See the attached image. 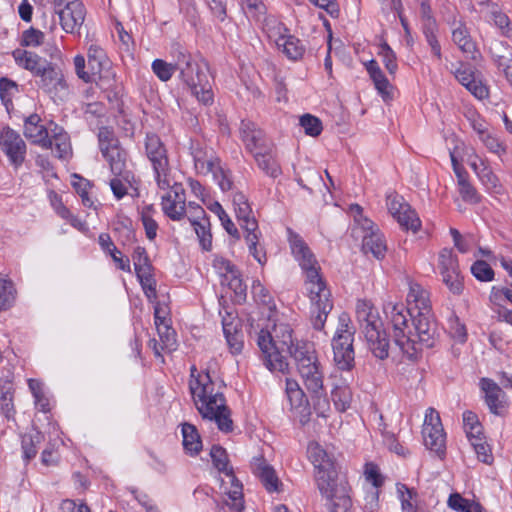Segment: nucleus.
<instances>
[{
    "mask_svg": "<svg viewBox=\"0 0 512 512\" xmlns=\"http://www.w3.org/2000/svg\"><path fill=\"white\" fill-rule=\"evenodd\" d=\"M54 10L65 32L79 31L85 19V9L79 0H54Z\"/></svg>",
    "mask_w": 512,
    "mask_h": 512,
    "instance_id": "9b49d317",
    "label": "nucleus"
},
{
    "mask_svg": "<svg viewBox=\"0 0 512 512\" xmlns=\"http://www.w3.org/2000/svg\"><path fill=\"white\" fill-rule=\"evenodd\" d=\"M190 371L189 389L202 418L215 421L223 432L232 431L233 421L221 387H216L209 372L198 373L195 366Z\"/></svg>",
    "mask_w": 512,
    "mask_h": 512,
    "instance_id": "20e7f679",
    "label": "nucleus"
},
{
    "mask_svg": "<svg viewBox=\"0 0 512 512\" xmlns=\"http://www.w3.org/2000/svg\"><path fill=\"white\" fill-rule=\"evenodd\" d=\"M233 205L241 228L245 232L257 230L258 223L253 215L246 196L240 192L235 193L233 196Z\"/></svg>",
    "mask_w": 512,
    "mask_h": 512,
    "instance_id": "a878e982",
    "label": "nucleus"
},
{
    "mask_svg": "<svg viewBox=\"0 0 512 512\" xmlns=\"http://www.w3.org/2000/svg\"><path fill=\"white\" fill-rule=\"evenodd\" d=\"M210 209L218 216L226 232L230 236L239 239L240 234L238 229L236 228L235 224L232 222L228 214L225 212V210L222 208V206L218 202H215L213 205H211Z\"/></svg>",
    "mask_w": 512,
    "mask_h": 512,
    "instance_id": "8fccbe9b",
    "label": "nucleus"
},
{
    "mask_svg": "<svg viewBox=\"0 0 512 512\" xmlns=\"http://www.w3.org/2000/svg\"><path fill=\"white\" fill-rule=\"evenodd\" d=\"M152 206H147L141 214V220L148 239L153 240L157 235L158 224L151 217Z\"/></svg>",
    "mask_w": 512,
    "mask_h": 512,
    "instance_id": "0e129e2a",
    "label": "nucleus"
},
{
    "mask_svg": "<svg viewBox=\"0 0 512 512\" xmlns=\"http://www.w3.org/2000/svg\"><path fill=\"white\" fill-rule=\"evenodd\" d=\"M252 469L269 492L279 491L280 481L273 467L265 459L255 458L252 462Z\"/></svg>",
    "mask_w": 512,
    "mask_h": 512,
    "instance_id": "cd10ccee",
    "label": "nucleus"
},
{
    "mask_svg": "<svg viewBox=\"0 0 512 512\" xmlns=\"http://www.w3.org/2000/svg\"><path fill=\"white\" fill-rule=\"evenodd\" d=\"M210 456L215 468L225 475L221 479L222 498L218 504L219 512H242L244 509L242 484L235 477L233 468L229 465L225 449L214 445L211 448Z\"/></svg>",
    "mask_w": 512,
    "mask_h": 512,
    "instance_id": "0eeeda50",
    "label": "nucleus"
},
{
    "mask_svg": "<svg viewBox=\"0 0 512 512\" xmlns=\"http://www.w3.org/2000/svg\"><path fill=\"white\" fill-rule=\"evenodd\" d=\"M469 165L487 189L494 191L498 190L500 187L499 179L484 159L475 155L473 159H470Z\"/></svg>",
    "mask_w": 512,
    "mask_h": 512,
    "instance_id": "7c9ffc66",
    "label": "nucleus"
},
{
    "mask_svg": "<svg viewBox=\"0 0 512 512\" xmlns=\"http://www.w3.org/2000/svg\"><path fill=\"white\" fill-rule=\"evenodd\" d=\"M213 267L222 278V284L226 283L236 293L245 291V286L242 283L239 272L230 261L217 256L213 260Z\"/></svg>",
    "mask_w": 512,
    "mask_h": 512,
    "instance_id": "aec40b11",
    "label": "nucleus"
},
{
    "mask_svg": "<svg viewBox=\"0 0 512 512\" xmlns=\"http://www.w3.org/2000/svg\"><path fill=\"white\" fill-rule=\"evenodd\" d=\"M332 348L334 361L342 370H349L354 364V349L352 334L333 337Z\"/></svg>",
    "mask_w": 512,
    "mask_h": 512,
    "instance_id": "f3484780",
    "label": "nucleus"
},
{
    "mask_svg": "<svg viewBox=\"0 0 512 512\" xmlns=\"http://www.w3.org/2000/svg\"><path fill=\"white\" fill-rule=\"evenodd\" d=\"M442 276L443 283L448 287V289L453 294H460L463 290L462 278L460 276V271L456 270L451 272H445L440 274Z\"/></svg>",
    "mask_w": 512,
    "mask_h": 512,
    "instance_id": "13d9d810",
    "label": "nucleus"
},
{
    "mask_svg": "<svg viewBox=\"0 0 512 512\" xmlns=\"http://www.w3.org/2000/svg\"><path fill=\"white\" fill-rule=\"evenodd\" d=\"M171 190L162 196V210L170 219L181 220L186 214L185 197L180 185H171Z\"/></svg>",
    "mask_w": 512,
    "mask_h": 512,
    "instance_id": "dca6fc26",
    "label": "nucleus"
},
{
    "mask_svg": "<svg viewBox=\"0 0 512 512\" xmlns=\"http://www.w3.org/2000/svg\"><path fill=\"white\" fill-rule=\"evenodd\" d=\"M293 360L302 385L310 394L317 415L326 417L330 403L324 387V368L313 345H304L293 353Z\"/></svg>",
    "mask_w": 512,
    "mask_h": 512,
    "instance_id": "39448f33",
    "label": "nucleus"
},
{
    "mask_svg": "<svg viewBox=\"0 0 512 512\" xmlns=\"http://www.w3.org/2000/svg\"><path fill=\"white\" fill-rule=\"evenodd\" d=\"M41 118L38 114H31L24 123V135L32 143L38 144L45 149L52 148L47 128L40 124Z\"/></svg>",
    "mask_w": 512,
    "mask_h": 512,
    "instance_id": "4be33fe9",
    "label": "nucleus"
},
{
    "mask_svg": "<svg viewBox=\"0 0 512 512\" xmlns=\"http://www.w3.org/2000/svg\"><path fill=\"white\" fill-rule=\"evenodd\" d=\"M42 440L43 435L37 430H32L22 436V450L25 460L28 461L36 456L37 446Z\"/></svg>",
    "mask_w": 512,
    "mask_h": 512,
    "instance_id": "37998d69",
    "label": "nucleus"
},
{
    "mask_svg": "<svg viewBox=\"0 0 512 512\" xmlns=\"http://www.w3.org/2000/svg\"><path fill=\"white\" fill-rule=\"evenodd\" d=\"M260 237L261 232L258 228L254 231H246L244 235L250 254L259 264L264 265L267 257L263 247L259 246Z\"/></svg>",
    "mask_w": 512,
    "mask_h": 512,
    "instance_id": "a19ab883",
    "label": "nucleus"
},
{
    "mask_svg": "<svg viewBox=\"0 0 512 512\" xmlns=\"http://www.w3.org/2000/svg\"><path fill=\"white\" fill-rule=\"evenodd\" d=\"M98 141L99 148L102 153L107 150H112L114 146H119V142L115 137L114 132L107 127H102L99 129Z\"/></svg>",
    "mask_w": 512,
    "mask_h": 512,
    "instance_id": "4d7b16f0",
    "label": "nucleus"
},
{
    "mask_svg": "<svg viewBox=\"0 0 512 512\" xmlns=\"http://www.w3.org/2000/svg\"><path fill=\"white\" fill-rule=\"evenodd\" d=\"M383 310L391 321L394 341L404 353L412 356L422 348L434 346L437 329L431 312H418L411 326V313L403 303L388 301Z\"/></svg>",
    "mask_w": 512,
    "mask_h": 512,
    "instance_id": "f257e3e1",
    "label": "nucleus"
},
{
    "mask_svg": "<svg viewBox=\"0 0 512 512\" xmlns=\"http://www.w3.org/2000/svg\"><path fill=\"white\" fill-rule=\"evenodd\" d=\"M16 290L11 280L0 274V311L9 309L15 301Z\"/></svg>",
    "mask_w": 512,
    "mask_h": 512,
    "instance_id": "c03bdc74",
    "label": "nucleus"
},
{
    "mask_svg": "<svg viewBox=\"0 0 512 512\" xmlns=\"http://www.w3.org/2000/svg\"><path fill=\"white\" fill-rule=\"evenodd\" d=\"M300 125L303 127L305 133L311 137H316L322 132V123L319 118L305 114L300 118Z\"/></svg>",
    "mask_w": 512,
    "mask_h": 512,
    "instance_id": "5fc2aeb1",
    "label": "nucleus"
},
{
    "mask_svg": "<svg viewBox=\"0 0 512 512\" xmlns=\"http://www.w3.org/2000/svg\"><path fill=\"white\" fill-rule=\"evenodd\" d=\"M422 434L424 444L428 449L440 456L444 454L446 437L439 413L434 408H429L426 411Z\"/></svg>",
    "mask_w": 512,
    "mask_h": 512,
    "instance_id": "f8f14e48",
    "label": "nucleus"
},
{
    "mask_svg": "<svg viewBox=\"0 0 512 512\" xmlns=\"http://www.w3.org/2000/svg\"><path fill=\"white\" fill-rule=\"evenodd\" d=\"M240 2L246 14L257 20L266 12V6L262 0H240Z\"/></svg>",
    "mask_w": 512,
    "mask_h": 512,
    "instance_id": "052dcab7",
    "label": "nucleus"
},
{
    "mask_svg": "<svg viewBox=\"0 0 512 512\" xmlns=\"http://www.w3.org/2000/svg\"><path fill=\"white\" fill-rule=\"evenodd\" d=\"M39 81L37 85L46 94H48L55 102L63 101L69 95L68 85L62 71L49 63L46 68L37 76Z\"/></svg>",
    "mask_w": 512,
    "mask_h": 512,
    "instance_id": "ddd939ff",
    "label": "nucleus"
},
{
    "mask_svg": "<svg viewBox=\"0 0 512 512\" xmlns=\"http://www.w3.org/2000/svg\"><path fill=\"white\" fill-rule=\"evenodd\" d=\"M452 41L466 55L467 58L476 59L478 54L476 44L471 38L469 29L459 22L452 29Z\"/></svg>",
    "mask_w": 512,
    "mask_h": 512,
    "instance_id": "c756f323",
    "label": "nucleus"
},
{
    "mask_svg": "<svg viewBox=\"0 0 512 512\" xmlns=\"http://www.w3.org/2000/svg\"><path fill=\"white\" fill-rule=\"evenodd\" d=\"M480 386L485 393V401L491 413L501 415L507 405L505 392L489 378H482Z\"/></svg>",
    "mask_w": 512,
    "mask_h": 512,
    "instance_id": "a211bd4d",
    "label": "nucleus"
},
{
    "mask_svg": "<svg viewBox=\"0 0 512 512\" xmlns=\"http://www.w3.org/2000/svg\"><path fill=\"white\" fill-rule=\"evenodd\" d=\"M471 272L480 281H491L494 277L493 269L482 260H478L472 265Z\"/></svg>",
    "mask_w": 512,
    "mask_h": 512,
    "instance_id": "e2e57ef3",
    "label": "nucleus"
},
{
    "mask_svg": "<svg viewBox=\"0 0 512 512\" xmlns=\"http://www.w3.org/2000/svg\"><path fill=\"white\" fill-rule=\"evenodd\" d=\"M89 69L100 75L101 71L109 64L106 53L102 47L97 44H91L88 47Z\"/></svg>",
    "mask_w": 512,
    "mask_h": 512,
    "instance_id": "ea45409f",
    "label": "nucleus"
},
{
    "mask_svg": "<svg viewBox=\"0 0 512 512\" xmlns=\"http://www.w3.org/2000/svg\"><path fill=\"white\" fill-rule=\"evenodd\" d=\"M439 272H451L459 270L457 257L453 254L452 250L443 249L439 254Z\"/></svg>",
    "mask_w": 512,
    "mask_h": 512,
    "instance_id": "603ef678",
    "label": "nucleus"
},
{
    "mask_svg": "<svg viewBox=\"0 0 512 512\" xmlns=\"http://www.w3.org/2000/svg\"><path fill=\"white\" fill-rule=\"evenodd\" d=\"M448 506L457 512H482L479 503L465 499L458 493L450 495Z\"/></svg>",
    "mask_w": 512,
    "mask_h": 512,
    "instance_id": "a18cd8bd",
    "label": "nucleus"
},
{
    "mask_svg": "<svg viewBox=\"0 0 512 512\" xmlns=\"http://www.w3.org/2000/svg\"><path fill=\"white\" fill-rule=\"evenodd\" d=\"M73 63H74L75 73L78 76V78L83 80L85 83H90V82L95 81L97 74L93 73L92 70H89V71L85 70L86 61H85L84 56L76 55L74 57Z\"/></svg>",
    "mask_w": 512,
    "mask_h": 512,
    "instance_id": "680f3d73",
    "label": "nucleus"
},
{
    "mask_svg": "<svg viewBox=\"0 0 512 512\" xmlns=\"http://www.w3.org/2000/svg\"><path fill=\"white\" fill-rule=\"evenodd\" d=\"M480 13L484 14L486 18L493 21L495 26L500 30L502 35L512 38V25L508 16L502 12L498 4L491 1L480 2Z\"/></svg>",
    "mask_w": 512,
    "mask_h": 512,
    "instance_id": "b1692460",
    "label": "nucleus"
},
{
    "mask_svg": "<svg viewBox=\"0 0 512 512\" xmlns=\"http://www.w3.org/2000/svg\"><path fill=\"white\" fill-rule=\"evenodd\" d=\"M387 208L392 217L405 230L417 232L421 221L414 209L398 194L387 196Z\"/></svg>",
    "mask_w": 512,
    "mask_h": 512,
    "instance_id": "4468645a",
    "label": "nucleus"
},
{
    "mask_svg": "<svg viewBox=\"0 0 512 512\" xmlns=\"http://www.w3.org/2000/svg\"><path fill=\"white\" fill-rule=\"evenodd\" d=\"M489 152L496 154L499 158L506 153L507 146L493 133L487 134L480 140Z\"/></svg>",
    "mask_w": 512,
    "mask_h": 512,
    "instance_id": "6e6d98bb",
    "label": "nucleus"
},
{
    "mask_svg": "<svg viewBox=\"0 0 512 512\" xmlns=\"http://www.w3.org/2000/svg\"><path fill=\"white\" fill-rule=\"evenodd\" d=\"M455 77L477 99L482 100L488 97V88L476 76L472 67L461 65L455 71Z\"/></svg>",
    "mask_w": 512,
    "mask_h": 512,
    "instance_id": "5701e85b",
    "label": "nucleus"
},
{
    "mask_svg": "<svg viewBox=\"0 0 512 512\" xmlns=\"http://www.w3.org/2000/svg\"><path fill=\"white\" fill-rule=\"evenodd\" d=\"M257 345L262 353L265 366L272 372L286 373L289 364L283 353H288L293 358L294 350L307 342L294 343L293 331L289 324L275 323L271 330L261 329L257 333Z\"/></svg>",
    "mask_w": 512,
    "mask_h": 512,
    "instance_id": "423d86ee",
    "label": "nucleus"
},
{
    "mask_svg": "<svg viewBox=\"0 0 512 512\" xmlns=\"http://www.w3.org/2000/svg\"><path fill=\"white\" fill-rule=\"evenodd\" d=\"M210 174L218 182L222 191H228L232 188V179L230 175L222 169L220 164L216 165L215 169H213Z\"/></svg>",
    "mask_w": 512,
    "mask_h": 512,
    "instance_id": "774afa93",
    "label": "nucleus"
},
{
    "mask_svg": "<svg viewBox=\"0 0 512 512\" xmlns=\"http://www.w3.org/2000/svg\"><path fill=\"white\" fill-rule=\"evenodd\" d=\"M152 70L161 81L166 82L170 80L174 72L177 71L176 54L174 55V63H168L162 59H155L152 62Z\"/></svg>",
    "mask_w": 512,
    "mask_h": 512,
    "instance_id": "09e8293b",
    "label": "nucleus"
},
{
    "mask_svg": "<svg viewBox=\"0 0 512 512\" xmlns=\"http://www.w3.org/2000/svg\"><path fill=\"white\" fill-rule=\"evenodd\" d=\"M145 151L150 160L160 189L170 188L169 161L167 151L156 134H147Z\"/></svg>",
    "mask_w": 512,
    "mask_h": 512,
    "instance_id": "9d476101",
    "label": "nucleus"
},
{
    "mask_svg": "<svg viewBox=\"0 0 512 512\" xmlns=\"http://www.w3.org/2000/svg\"><path fill=\"white\" fill-rule=\"evenodd\" d=\"M183 447L191 456L197 455L202 449V441L196 427L189 423L182 425Z\"/></svg>",
    "mask_w": 512,
    "mask_h": 512,
    "instance_id": "c9c22d12",
    "label": "nucleus"
},
{
    "mask_svg": "<svg viewBox=\"0 0 512 512\" xmlns=\"http://www.w3.org/2000/svg\"><path fill=\"white\" fill-rule=\"evenodd\" d=\"M278 49L290 60L300 59L305 52L302 42L292 35H288L283 42H280Z\"/></svg>",
    "mask_w": 512,
    "mask_h": 512,
    "instance_id": "79ce46f5",
    "label": "nucleus"
},
{
    "mask_svg": "<svg viewBox=\"0 0 512 512\" xmlns=\"http://www.w3.org/2000/svg\"><path fill=\"white\" fill-rule=\"evenodd\" d=\"M57 214L62 219L67 220L75 229L81 232H86L88 230L86 222L74 216L64 204H57Z\"/></svg>",
    "mask_w": 512,
    "mask_h": 512,
    "instance_id": "bf43d9fd",
    "label": "nucleus"
},
{
    "mask_svg": "<svg viewBox=\"0 0 512 512\" xmlns=\"http://www.w3.org/2000/svg\"><path fill=\"white\" fill-rule=\"evenodd\" d=\"M378 55L382 58V62L388 72L392 75L395 74L398 68L397 58L391 47L385 42L382 43Z\"/></svg>",
    "mask_w": 512,
    "mask_h": 512,
    "instance_id": "864d4df0",
    "label": "nucleus"
},
{
    "mask_svg": "<svg viewBox=\"0 0 512 512\" xmlns=\"http://www.w3.org/2000/svg\"><path fill=\"white\" fill-rule=\"evenodd\" d=\"M101 248L107 252L117 267L126 272H131L130 261L128 258L123 257L121 252L117 249L115 244L112 242L111 237L107 233H102L98 238Z\"/></svg>",
    "mask_w": 512,
    "mask_h": 512,
    "instance_id": "f704fd0d",
    "label": "nucleus"
},
{
    "mask_svg": "<svg viewBox=\"0 0 512 512\" xmlns=\"http://www.w3.org/2000/svg\"><path fill=\"white\" fill-rule=\"evenodd\" d=\"M408 293L407 303L413 306L418 312L428 313L431 312V301L429 292L422 287L419 283L412 279H407Z\"/></svg>",
    "mask_w": 512,
    "mask_h": 512,
    "instance_id": "c85d7f7f",
    "label": "nucleus"
},
{
    "mask_svg": "<svg viewBox=\"0 0 512 512\" xmlns=\"http://www.w3.org/2000/svg\"><path fill=\"white\" fill-rule=\"evenodd\" d=\"M52 147L54 146L56 155L61 158H67L71 154V144L68 134L63 130L62 127L54 125L51 129Z\"/></svg>",
    "mask_w": 512,
    "mask_h": 512,
    "instance_id": "e433bc0d",
    "label": "nucleus"
},
{
    "mask_svg": "<svg viewBox=\"0 0 512 512\" xmlns=\"http://www.w3.org/2000/svg\"><path fill=\"white\" fill-rule=\"evenodd\" d=\"M292 254L306 274V289L312 303L311 323L316 330H322L328 314L333 308L330 290L319 275V265L304 240L288 229Z\"/></svg>",
    "mask_w": 512,
    "mask_h": 512,
    "instance_id": "f03ea898",
    "label": "nucleus"
},
{
    "mask_svg": "<svg viewBox=\"0 0 512 512\" xmlns=\"http://www.w3.org/2000/svg\"><path fill=\"white\" fill-rule=\"evenodd\" d=\"M108 161L111 172L115 176L123 177L128 181L129 171L126 170V154L120 146H114L112 150L102 153Z\"/></svg>",
    "mask_w": 512,
    "mask_h": 512,
    "instance_id": "72a5a7b5",
    "label": "nucleus"
},
{
    "mask_svg": "<svg viewBox=\"0 0 512 512\" xmlns=\"http://www.w3.org/2000/svg\"><path fill=\"white\" fill-rule=\"evenodd\" d=\"M449 333L451 337L459 343H464L466 341L467 332L465 325L462 324L458 318L450 319Z\"/></svg>",
    "mask_w": 512,
    "mask_h": 512,
    "instance_id": "338daca9",
    "label": "nucleus"
},
{
    "mask_svg": "<svg viewBox=\"0 0 512 512\" xmlns=\"http://www.w3.org/2000/svg\"><path fill=\"white\" fill-rule=\"evenodd\" d=\"M240 134L246 148L252 154L257 150L265 149L271 145L265 138L263 131L252 121L243 120L241 122Z\"/></svg>",
    "mask_w": 512,
    "mask_h": 512,
    "instance_id": "412c9836",
    "label": "nucleus"
},
{
    "mask_svg": "<svg viewBox=\"0 0 512 512\" xmlns=\"http://www.w3.org/2000/svg\"><path fill=\"white\" fill-rule=\"evenodd\" d=\"M457 180L459 186V193L462 199L471 204L478 203L480 201V196L478 195L476 189L467 180V174L459 175Z\"/></svg>",
    "mask_w": 512,
    "mask_h": 512,
    "instance_id": "3c124183",
    "label": "nucleus"
},
{
    "mask_svg": "<svg viewBox=\"0 0 512 512\" xmlns=\"http://www.w3.org/2000/svg\"><path fill=\"white\" fill-rule=\"evenodd\" d=\"M223 331L227 340V344L232 354H239L243 349V335L238 332L232 325L223 324Z\"/></svg>",
    "mask_w": 512,
    "mask_h": 512,
    "instance_id": "de8ad7c7",
    "label": "nucleus"
},
{
    "mask_svg": "<svg viewBox=\"0 0 512 512\" xmlns=\"http://www.w3.org/2000/svg\"><path fill=\"white\" fill-rule=\"evenodd\" d=\"M158 333L161 340V349L172 351L176 349L175 332L168 325H164Z\"/></svg>",
    "mask_w": 512,
    "mask_h": 512,
    "instance_id": "69168bd1",
    "label": "nucleus"
},
{
    "mask_svg": "<svg viewBox=\"0 0 512 512\" xmlns=\"http://www.w3.org/2000/svg\"><path fill=\"white\" fill-rule=\"evenodd\" d=\"M191 225L194 227L195 233L198 236L201 247L209 251L212 248V235L209 230V220L202 219L200 221L191 222Z\"/></svg>",
    "mask_w": 512,
    "mask_h": 512,
    "instance_id": "49530a36",
    "label": "nucleus"
},
{
    "mask_svg": "<svg viewBox=\"0 0 512 512\" xmlns=\"http://www.w3.org/2000/svg\"><path fill=\"white\" fill-rule=\"evenodd\" d=\"M13 56L19 66L31 71L35 76H38L42 69L49 65L47 60L29 51L16 50L13 52Z\"/></svg>",
    "mask_w": 512,
    "mask_h": 512,
    "instance_id": "2f4dec72",
    "label": "nucleus"
},
{
    "mask_svg": "<svg viewBox=\"0 0 512 512\" xmlns=\"http://www.w3.org/2000/svg\"><path fill=\"white\" fill-rule=\"evenodd\" d=\"M176 68L181 80L188 86L192 94L203 104L212 102V91L208 80V64L195 60L183 49L176 52Z\"/></svg>",
    "mask_w": 512,
    "mask_h": 512,
    "instance_id": "6e6552de",
    "label": "nucleus"
},
{
    "mask_svg": "<svg viewBox=\"0 0 512 512\" xmlns=\"http://www.w3.org/2000/svg\"><path fill=\"white\" fill-rule=\"evenodd\" d=\"M362 250L365 254L371 253L376 259H383L387 251L386 241L378 228L362 229Z\"/></svg>",
    "mask_w": 512,
    "mask_h": 512,
    "instance_id": "393cba45",
    "label": "nucleus"
},
{
    "mask_svg": "<svg viewBox=\"0 0 512 512\" xmlns=\"http://www.w3.org/2000/svg\"><path fill=\"white\" fill-rule=\"evenodd\" d=\"M308 457L315 468V483L327 501L328 512H349L351 508L350 486L337 472L333 458L317 443L310 442Z\"/></svg>",
    "mask_w": 512,
    "mask_h": 512,
    "instance_id": "7ed1b4c3",
    "label": "nucleus"
},
{
    "mask_svg": "<svg viewBox=\"0 0 512 512\" xmlns=\"http://www.w3.org/2000/svg\"><path fill=\"white\" fill-rule=\"evenodd\" d=\"M364 475L366 481L372 485V491L369 495L370 500L368 501V504L370 505V508L373 509V507L377 504V489L383 484V478L379 473L378 467L373 463L366 464Z\"/></svg>",
    "mask_w": 512,
    "mask_h": 512,
    "instance_id": "58836bf2",
    "label": "nucleus"
},
{
    "mask_svg": "<svg viewBox=\"0 0 512 512\" xmlns=\"http://www.w3.org/2000/svg\"><path fill=\"white\" fill-rule=\"evenodd\" d=\"M253 157L258 168L269 177L277 178L281 175L282 170L276 159V154L272 144L265 149L255 151L253 153Z\"/></svg>",
    "mask_w": 512,
    "mask_h": 512,
    "instance_id": "bb28decb",
    "label": "nucleus"
},
{
    "mask_svg": "<svg viewBox=\"0 0 512 512\" xmlns=\"http://www.w3.org/2000/svg\"><path fill=\"white\" fill-rule=\"evenodd\" d=\"M365 66L370 75V78L373 80L375 88L382 96V98L384 100L390 99L392 93V85L383 74L378 63L375 60H370L365 64Z\"/></svg>",
    "mask_w": 512,
    "mask_h": 512,
    "instance_id": "473e14b6",
    "label": "nucleus"
},
{
    "mask_svg": "<svg viewBox=\"0 0 512 512\" xmlns=\"http://www.w3.org/2000/svg\"><path fill=\"white\" fill-rule=\"evenodd\" d=\"M355 312L369 349L376 358L386 359L389 355V340L382 330V321L378 310L370 301L360 299L356 303Z\"/></svg>",
    "mask_w": 512,
    "mask_h": 512,
    "instance_id": "1a4fd4ad",
    "label": "nucleus"
},
{
    "mask_svg": "<svg viewBox=\"0 0 512 512\" xmlns=\"http://www.w3.org/2000/svg\"><path fill=\"white\" fill-rule=\"evenodd\" d=\"M191 155L194 159V166L199 174L208 175L220 164L219 159L211 149H207L199 141H192L190 145Z\"/></svg>",
    "mask_w": 512,
    "mask_h": 512,
    "instance_id": "6ab92c4d",
    "label": "nucleus"
},
{
    "mask_svg": "<svg viewBox=\"0 0 512 512\" xmlns=\"http://www.w3.org/2000/svg\"><path fill=\"white\" fill-rule=\"evenodd\" d=\"M0 147L13 165L19 166L23 163L26 144L18 132L4 127L0 132Z\"/></svg>",
    "mask_w": 512,
    "mask_h": 512,
    "instance_id": "2eb2a0df",
    "label": "nucleus"
},
{
    "mask_svg": "<svg viewBox=\"0 0 512 512\" xmlns=\"http://www.w3.org/2000/svg\"><path fill=\"white\" fill-rule=\"evenodd\" d=\"M334 405L339 411H346L352 401V391L345 380H340L335 384L331 392Z\"/></svg>",
    "mask_w": 512,
    "mask_h": 512,
    "instance_id": "4c0bfd02",
    "label": "nucleus"
}]
</instances>
